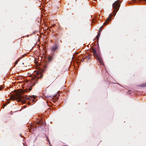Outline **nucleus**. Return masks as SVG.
<instances>
[{
	"label": "nucleus",
	"instance_id": "f257e3e1",
	"mask_svg": "<svg viewBox=\"0 0 146 146\" xmlns=\"http://www.w3.org/2000/svg\"><path fill=\"white\" fill-rule=\"evenodd\" d=\"M23 92L22 91L18 92L14 98L10 97V98L12 100H16L18 101H25V99L21 94Z\"/></svg>",
	"mask_w": 146,
	"mask_h": 146
},
{
	"label": "nucleus",
	"instance_id": "f03ea898",
	"mask_svg": "<svg viewBox=\"0 0 146 146\" xmlns=\"http://www.w3.org/2000/svg\"><path fill=\"white\" fill-rule=\"evenodd\" d=\"M120 3L119 2V0L116 1L113 4V8L114 9L113 11V13L116 12L118 10L120 6Z\"/></svg>",
	"mask_w": 146,
	"mask_h": 146
},
{
	"label": "nucleus",
	"instance_id": "7ed1b4c3",
	"mask_svg": "<svg viewBox=\"0 0 146 146\" xmlns=\"http://www.w3.org/2000/svg\"><path fill=\"white\" fill-rule=\"evenodd\" d=\"M97 58H98V60L99 62L101 64H103V61L102 59L101 58V57H100L99 56L97 55Z\"/></svg>",
	"mask_w": 146,
	"mask_h": 146
},
{
	"label": "nucleus",
	"instance_id": "20e7f679",
	"mask_svg": "<svg viewBox=\"0 0 146 146\" xmlns=\"http://www.w3.org/2000/svg\"><path fill=\"white\" fill-rule=\"evenodd\" d=\"M58 48L57 46L56 45H55L53 46L51 48V50L52 51H54L56 50Z\"/></svg>",
	"mask_w": 146,
	"mask_h": 146
},
{
	"label": "nucleus",
	"instance_id": "39448f33",
	"mask_svg": "<svg viewBox=\"0 0 146 146\" xmlns=\"http://www.w3.org/2000/svg\"><path fill=\"white\" fill-rule=\"evenodd\" d=\"M111 17L110 18L109 17H108L107 18V20H106L105 22L104 23L103 25H105L109 23V22H110L111 21Z\"/></svg>",
	"mask_w": 146,
	"mask_h": 146
},
{
	"label": "nucleus",
	"instance_id": "423d86ee",
	"mask_svg": "<svg viewBox=\"0 0 146 146\" xmlns=\"http://www.w3.org/2000/svg\"><path fill=\"white\" fill-rule=\"evenodd\" d=\"M102 26H101L100 28L99 33L96 36V38H97L98 39L99 38L100 35L101 34L100 31V30H101V28L102 27Z\"/></svg>",
	"mask_w": 146,
	"mask_h": 146
},
{
	"label": "nucleus",
	"instance_id": "0eeeda50",
	"mask_svg": "<svg viewBox=\"0 0 146 146\" xmlns=\"http://www.w3.org/2000/svg\"><path fill=\"white\" fill-rule=\"evenodd\" d=\"M140 86L141 87H146V83L141 84Z\"/></svg>",
	"mask_w": 146,
	"mask_h": 146
},
{
	"label": "nucleus",
	"instance_id": "6e6552de",
	"mask_svg": "<svg viewBox=\"0 0 146 146\" xmlns=\"http://www.w3.org/2000/svg\"><path fill=\"white\" fill-rule=\"evenodd\" d=\"M48 59L49 60H51L52 59V57L51 56H49L48 57Z\"/></svg>",
	"mask_w": 146,
	"mask_h": 146
},
{
	"label": "nucleus",
	"instance_id": "1a4fd4ad",
	"mask_svg": "<svg viewBox=\"0 0 146 146\" xmlns=\"http://www.w3.org/2000/svg\"><path fill=\"white\" fill-rule=\"evenodd\" d=\"M35 97H36L35 96H34V95H33L32 96H31V98H32L34 99L35 98Z\"/></svg>",
	"mask_w": 146,
	"mask_h": 146
},
{
	"label": "nucleus",
	"instance_id": "9d476101",
	"mask_svg": "<svg viewBox=\"0 0 146 146\" xmlns=\"http://www.w3.org/2000/svg\"><path fill=\"white\" fill-rule=\"evenodd\" d=\"M94 53L93 54V55L94 56H95V55H96V51H95V50H94Z\"/></svg>",
	"mask_w": 146,
	"mask_h": 146
},
{
	"label": "nucleus",
	"instance_id": "9b49d317",
	"mask_svg": "<svg viewBox=\"0 0 146 146\" xmlns=\"http://www.w3.org/2000/svg\"><path fill=\"white\" fill-rule=\"evenodd\" d=\"M17 62H18V61H17H17L15 62V64H17Z\"/></svg>",
	"mask_w": 146,
	"mask_h": 146
},
{
	"label": "nucleus",
	"instance_id": "f8f14e48",
	"mask_svg": "<svg viewBox=\"0 0 146 146\" xmlns=\"http://www.w3.org/2000/svg\"><path fill=\"white\" fill-rule=\"evenodd\" d=\"M6 104H4V106H6Z\"/></svg>",
	"mask_w": 146,
	"mask_h": 146
},
{
	"label": "nucleus",
	"instance_id": "ddd939ff",
	"mask_svg": "<svg viewBox=\"0 0 146 146\" xmlns=\"http://www.w3.org/2000/svg\"><path fill=\"white\" fill-rule=\"evenodd\" d=\"M111 14H110V15H109V16H110V17H111Z\"/></svg>",
	"mask_w": 146,
	"mask_h": 146
},
{
	"label": "nucleus",
	"instance_id": "4468645a",
	"mask_svg": "<svg viewBox=\"0 0 146 146\" xmlns=\"http://www.w3.org/2000/svg\"><path fill=\"white\" fill-rule=\"evenodd\" d=\"M1 89H2V88H0V90H1Z\"/></svg>",
	"mask_w": 146,
	"mask_h": 146
},
{
	"label": "nucleus",
	"instance_id": "2eb2a0df",
	"mask_svg": "<svg viewBox=\"0 0 146 146\" xmlns=\"http://www.w3.org/2000/svg\"><path fill=\"white\" fill-rule=\"evenodd\" d=\"M48 142H49V144H50V142L49 141H48Z\"/></svg>",
	"mask_w": 146,
	"mask_h": 146
},
{
	"label": "nucleus",
	"instance_id": "dca6fc26",
	"mask_svg": "<svg viewBox=\"0 0 146 146\" xmlns=\"http://www.w3.org/2000/svg\"><path fill=\"white\" fill-rule=\"evenodd\" d=\"M27 99V98H26V99Z\"/></svg>",
	"mask_w": 146,
	"mask_h": 146
}]
</instances>
